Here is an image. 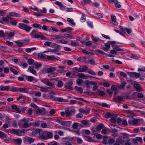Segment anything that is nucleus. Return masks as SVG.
<instances>
[{"label":"nucleus","instance_id":"423d86ee","mask_svg":"<svg viewBox=\"0 0 145 145\" xmlns=\"http://www.w3.org/2000/svg\"><path fill=\"white\" fill-rule=\"evenodd\" d=\"M73 84V83L71 82H68L67 83L66 85L65 86V88L69 90H72L73 89L72 86Z\"/></svg>","mask_w":145,"mask_h":145},{"label":"nucleus","instance_id":"ddd939ff","mask_svg":"<svg viewBox=\"0 0 145 145\" xmlns=\"http://www.w3.org/2000/svg\"><path fill=\"white\" fill-rule=\"evenodd\" d=\"M133 87L135 88L137 91L140 92L142 91V89L140 87V85L137 84H133Z\"/></svg>","mask_w":145,"mask_h":145},{"label":"nucleus","instance_id":"ea45409f","mask_svg":"<svg viewBox=\"0 0 145 145\" xmlns=\"http://www.w3.org/2000/svg\"><path fill=\"white\" fill-rule=\"evenodd\" d=\"M45 110L44 108H42V110L39 108L37 110V112L38 114H40L42 113V111L45 112Z\"/></svg>","mask_w":145,"mask_h":145},{"label":"nucleus","instance_id":"4be33fe9","mask_svg":"<svg viewBox=\"0 0 145 145\" xmlns=\"http://www.w3.org/2000/svg\"><path fill=\"white\" fill-rule=\"evenodd\" d=\"M128 137H119V138L120 139V141H123L124 142L127 141H129V139L127 138Z\"/></svg>","mask_w":145,"mask_h":145},{"label":"nucleus","instance_id":"f3484780","mask_svg":"<svg viewBox=\"0 0 145 145\" xmlns=\"http://www.w3.org/2000/svg\"><path fill=\"white\" fill-rule=\"evenodd\" d=\"M18 88L14 86L11 87L10 86V88H9V91L14 92H18Z\"/></svg>","mask_w":145,"mask_h":145},{"label":"nucleus","instance_id":"412c9836","mask_svg":"<svg viewBox=\"0 0 145 145\" xmlns=\"http://www.w3.org/2000/svg\"><path fill=\"white\" fill-rule=\"evenodd\" d=\"M24 142H28L29 143V144L33 142L34 141V139L32 138H24Z\"/></svg>","mask_w":145,"mask_h":145},{"label":"nucleus","instance_id":"58836bf2","mask_svg":"<svg viewBox=\"0 0 145 145\" xmlns=\"http://www.w3.org/2000/svg\"><path fill=\"white\" fill-rule=\"evenodd\" d=\"M110 84L108 83L105 82L104 83L100 82V86H103L105 87H107L110 86Z\"/></svg>","mask_w":145,"mask_h":145},{"label":"nucleus","instance_id":"5fc2aeb1","mask_svg":"<svg viewBox=\"0 0 145 145\" xmlns=\"http://www.w3.org/2000/svg\"><path fill=\"white\" fill-rule=\"evenodd\" d=\"M55 121L60 124L61 125V123L62 122V120L61 119L59 118H56L55 119Z\"/></svg>","mask_w":145,"mask_h":145},{"label":"nucleus","instance_id":"79ce46f5","mask_svg":"<svg viewBox=\"0 0 145 145\" xmlns=\"http://www.w3.org/2000/svg\"><path fill=\"white\" fill-rule=\"evenodd\" d=\"M25 78L27 79V80L29 82L32 81L34 78L32 76H28L26 75H25Z\"/></svg>","mask_w":145,"mask_h":145},{"label":"nucleus","instance_id":"e2e57ef3","mask_svg":"<svg viewBox=\"0 0 145 145\" xmlns=\"http://www.w3.org/2000/svg\"><path fill=\"white\" fill-rule=\"evenodd\" d=\"M65 62H67V65H71L73 64V62L70 60H68L67 61H65L64 63H65Z\"/></svg>","mask_w":145,"mask_h":145},{"label":"nucleus","instance_id":"3c124183","mask_svg":"<svg viewBox=\"0 0 145 145\" xmlns=\"http://www.w3.org/2000/svg\"><path fill=\"white\" fill-rule=\"evenodd\" d=\"M67 20L68 22H69L73 25L74 26L75 25V23L74 22V21L72 19L69 18L67 19Z\"/></svg>","mask_w":145,"mask_h":145},{"label":"nucleus","instance_id":"5701e85b","mask_svg":"<svg viewBox=\"0 0 145 145\" xmlns=\"http://www.w3.org/2000/svg\"><path fill=\"white\" fill-rule=\"evenodd\" d=\"M25 119V118H24L23 119L20 120L18 122V125L19 127L22 128V126H23Z\"/></svg>","mask_w":145,"mask_h":145},{"label":"nucleus","instance_id":"b1692460","mask_svg":"<svg viewBox=\"0 0 145 145\" xmlns=\"http://www.w3.org/2000/svg\"><path fill=\"white\" fill-rule=\"evenodd\" d=\"M36 49V48L33 47L31 48H26L25 49V51L29 53Z\"/></svg>","mask_w":145,"mask_h":145},{"label":"nucleus","instance_id":"69168bd1","mask_svg":"<svg viewBox=\"0 0 145 145\" xmlns=\"http://www.w3.org/2000/svg\"><path fill=\"white\" fill-rule=\"evenodd\" d=\"M86 59L85 57H79L77 59V60L79 61H83L85 60Z\"/></svg>","mask_w":145,"mask_h":145},{"label":"nucleus","instance_id":"39448f33","mask_svg":"<svg viewBox=\"0 0 145 145\" xmlns=\"http://www.w3.org/2000/svg\"><path fill=\"white\" fill-rule=\"evenodd\" d=\"M108 136H103L100 134V139H102V143L105 145L108 144Z\"/></svg>","mask_w":145,"mask_h":145},{"label":"nucleus","instance_id":"2f4dec72","mask_svg":"<svg viewBox=\"0 0 145 145\" xmlns=\"http://www.w3.org/2000/svg\"><path fill=\"white\" fill-rule=\"evenodd\" d=\"M74 88L76 89L77 92H78L81 93H82L83 92V89L81 87H79L76 86Z\"/></svg>","mask_w":145,"mask_h":145},{"label":"nucleus","instance_id":"c03bdc74","mask_svg":"<svg viewBox=\"0 0 145 145\" xmlns=\"http://www.w3.org/2000/svg\"><path fill=\"white\" fill-rule=\"evenodd\" d=\"M37 130H40V129H37L35 131H33L31 133V136H37V134L38 133V132L37 131Z\"/></svg>","mask_w":145,"mask_h":145},{"label":"nucleus","instance_id":"09e8293b","mask_svg":"<svg viewBox=\"0 0 145 145\" xmlns=\"http://www.w3.org/2000/svg\"><path fill=\"white\" fill-rule=\"evenodd\" d=\"M113 49L114 50H116L118 51H124V50L123 49H121L118 47L115 46L113 48Z\"/></svg>","mask_w":145,"mask_h":145},{"label":"nucleus","instance_id":"7ed1b4c3","mask_svg":"<svg viewBox=\"0 0 145 145\" xmlns=\"http://www.w3.org/2000/svg\"><path fill=\"white\" fill-rule=\"evenodd\" d=\"M92 134L94 135H97L100 132V124L97 126H94L91 129Z\"/></svg>","mask_w":145,"mask_h":145},{"label":"nucleus","instance_id":"6ab92c4d","mask_svg":"<svg viewBox=\"0 0 145 145\" xmlns=\"http://www.w3.org/2000/svg\"><path fill=\"white\" fill-rule=\"evenodd\" d=\"M56 81L57 82V86L59 88H61L63 86V83L62 81L56 79Z\"/></svg>","mask_w":145,"mask_h":145},{"label":"nucleus","instance_id":"13d9d810","mask_svg":"<svg viewBox=\"0 0 145 145\" xmlns=\"http://www.w3.org/2000/svg\"><path fill=\"white\" fill-rule=\"evenodd\" d=\"M114 99L116 101H121L123 100V98L121 96H118L116 98H114Z\"/></svg>","mask_w":145,"mask_h":145},{"label":"nucleus","instance_id":"a19ab883","mask_svg":"<svg viewBox=\"0 0 145 145\" xmlns=\"http://www.w3.org/2000/svg\"><path fill=\"white\" fill-rule=\"evenodd\" d=\"M33 65L35 66V68H39L41 67V64L38 63L37 62H35L34 63Z\"/></svg>","mask_w":145,"mask_h":145},{"label":"nucleus","instance_id":"f8f14e48","mask_svg":"<svg viewBox=\"0 0 145 145\" xmlns=\"http://www.w3.org/2000/svg\"><path fill=\"white\" fill-rule=\"evenodd\" d=\"M72 121H63L61 123V125H62L66 126L68 127H70L71 123Z\"/></svg>","mask_w":145,"mask_h":145},{"label":"nucleus","instance_id":"0e129e2a","mask_svg":"<svg viewBox=\"0 0 145 145\" xmlns=\"http://www.w3.org/2000/svg\"><path fill=\"white\" fill-rule=\"evenodd\" d=\"M78 127V123H73L72 125V127L74 129H76Z\"/></svg>","mask_w":145,"mask_h":145},{"label":"nucleus","instance_id":"8fccbe9b","mask_svg":"<svg viewBox=\"0 0 145 145\" xmlns=\"http://www.w3.org/2000/svg\"><path fill=\"white\" fill-rule=\"evenodd\" d=\"M10 71L12 72L15 74L17 75L18 74V71L14 69H13L12 67H10Z\"/></svg>","mask_w":145,"mask_h":145},{"label":"nucleus","instance_id":"473e14b6","mask_svg":"<svg viewBox=\"0 0 145 145\" xmlns=\"http://www.w3.org/2000/svg\"><path fill=\"white\" fill-rule=\"evenodd\" d=\"M79 111L81 113H85L86 114H88L89 113V112L87 110H84L82 108H80L79 109Z\"/></svg>","mask_w":145,"mask_h":145},{"label":"nucleus","instance_id":"a18cd8bd","mask_svg":"<svg viewBox=\"0 0 145 145\" xmlns=\"http://www.w3.org/2000/svg\"><path fill=\"white\" fill-rule=\"evenodd\" d=\"M117 73L118 74H119L121 76H123L125 78L127 76V75L126 74L123 72H117Z\"/></svg>","mask_w":145,"mask_h":145},{"label":"nucleus","instance_id":"c756f323","mask_svg":"<svg viewBox=\"0 0 145 145\" xmlns=\"http://www.w3.org/2000/svg\"><path fill=\"white\" fill-rule=\"evenodd\" d=\"M32 26L34 27L38 28L39 29H41L42 25L41 24H38L35 23L32 25Z\"/></svg>","mask_w":145,"mask_h":145},{"label":"nucleus","instance_id":"72a5a7b5","mask_svg":"<svg viewBox=\"0 0 145 145\" xmlns=\"http://www.w3.org/2000/svg\"><path fill=\"white\" fill-rule=\"evenodd\" d=\"M7 137V135L4 133L0 131V138H6Z\"/></svg>","mask_w":145,"mask_h":145},{"label":"nucleus","instance_id":"774afa93","mask_svg":"<svg viewBox=\"0 0 145 145\" xmlns=\"http://www.w3.org/2000/svg\"><path fill=\"white\" fill-rule=\"evenodd\" d=\"M107 93L110 96H112L113 93V91L111 89H108L107 90Z\"/></svg>","mask_w":145,"mask_h":145},{"label":"nucleus","instance_id":"680f3d73","mask_svg":"<svg viewBox=\"0 0 145 145\" xmlns=\"http://www.w3.org/2000/svg\"><path fill=\"white\" fill-rule=\"evenodd\" d=\"M83 80L81 79H78L77 80L76 82L79 85H80L83 82Z\"/></svg>","mask_w":145,"mask_h":145},{"label":"nucleus","instance_id":"f257e3e1","mask_svg":"<svg viewBox=\"0 0 145 145\" xmlns=\"http://www.w3.org/2000/svg\"><path fill=\"white\" fill-rule=\"evenodd\" d=\"M20 28L24 30L27 32H29L32 27L30 26L27 25L24 23H19L18 26Z\"/></svg>","mask_w":145,"mask_h":145},{"label":"nucleus","instance_id":"bb28decb","mask_svg":"<svg viewBox=\"0 0 145 145\" xmlns=\"http://www.w3.org/2000/svg\"><path fill=\"white\" fill-rule=\"evenodd\" d=\"M24 77L25 78V75L24 74H22L20 76L18 77V79L19 81H22L24 80Z\"/></svg>","mask_w":145,"mask_h":145},{"label":"nucleus","instance_id":"4d7b16f0","mask_svg":"<svg viewBox=\"0 0 145 145\" xmlns=\"http://www.w3.org/2000/svg\"><path fill=\"white\" fill-rule=\"evenodd\" d=\"M41 122H42V121H40L39 120L37 121V122H35L34 124H33L34 125H33V126L35 127H38L40 125V123Z\"/></svg>","mask_w":145,"mask_h":145},{"label":"nucleus","instance_id":"cd10ccee","mask_svg":"<svg viewBox=\"0 0 145 145\" xmlns=\"http://www.w3.org/2000/svg\"><path fill=\"white\" fill-rule=\"evenodd\" d=\"M130 75L132 76H134L135 77H138L140 76V74L139 73H136L135 72H130Z\"/></svg>","mask_w":145,"mask_h":145},{"label":"nucleus","instance_id":"2eb2a0df","mask_svg":"<svg viewBox=\"0 0 145 145\" xmlns=\"http://www.w3.org/2000/svg\"><path fill=\"white\" fill-rule=\"evenodd\" d=\"M10 88V86H4L3 85H1L0 86V90L1 91H9Z\"/></svg>","mask_w":145,"mask_h":145},{"label":"nucleus","instance_id":"9b49d317","mask_svg":"<svg viewBox=\"0 0 145 145\" xmlns=\"http://www.w3.org/2000/svg\"><path fill=\"white\" fill-rule=\"evenodd\" d=\"M22 139L21 138H18L17 139H14L13 140V142L16 144L20 145L22 143Z\"/></svg>","mask_w":145,"mask_h":145},{"label":"nucleus","instance_id":"dca6fc26","mask_svg":"<svg viewBox=\"0 0 145 145\" xmlns=\"http://www.w3.org/2000/svg\"><path fill=\"white\" fill-rule=\"evenodd\" d=\"M78 76L79 78L84 79H87L88 78V76L86 75L84 73H79Z\"/></svg>","mask_w":145,"mask_h":145},{"label":"nucleus","instance_id":"4c0bfd02","mask_svg":"<svg viewBox=\"0 0 145 145\" xmlns=\"http://www.w3.org/2000/svg\"><path fill=\"white\" fill-rule=\"evenodd\" d=\"M102 115L103 116L106 118H110L112 116L111 114L109 112H107L105 114H103Z\"/></svg>","mask_w":145,"mask_h":145},{"label":"nucleus","instance_id":"a878e982","mask_svg":"<svg viewBox=\"0 0 145 145\" xmlns=\"http://www.w3.org/2000/svg\"><path fill=\"white\" fill-rule=\"evenodd\" d=\"M14 42L19 47H21L22 45H24L22 40L15 41Z\"/></svg>","mask_w":145,"mask_h":145},{"label":"nucleus","instance_id":"6e6552de","mask_svg":"<svg viewBox=\"0 0 145 145\" xmlns=\"http://www.w3.org/2000/svg\"><path fill=\"white\" fill-rule=\"evenodd\" d=\"M18 91L21 92L28 93L29 92V89L25 88H18Z\"/></svg>","mask_w":145,"mask_h":145},{"label":"nucleus","instance_id":"20e7f679","mask_svg":"<svg viewBox=\"0 0 145 145\" xmlns=\"http://www.w3.org/2000/svg\"><path fill=\"white\" fill-rule=\"evenodd\" d=\"M9 132L11 134H14L18 136H20L22 134L21 130L19 129H10L9 130Z\"/></svg>","mask_w":145,"mask_h":145},{"label":"nucleus","instance_id":"c9c22d12","mask_svg":"<svg viewBox=\"0 0 145 145\" xmlns=\"http://www.w3.org/2000/svg\"><path fill=\"white\" fill-rule=\"evenodd\" d=\"M73 29L71 27H68L64 29H61V31L62 32H64L67 31H68L70 30H72Z\"/></svg>","mask_w":145,"mask_h":145},{"label":"nucleus","instance_id":"338daca9","mask_svg":"<svg viewBox=\"0 0 145 145\" xmlns=\"http://www.w3.org/2000/svg\"><path fill=\"white\" fill-rule=\"evenodd\" d=\"M48 144V145H57V143L56 142L53 141Z\"/></svg>","mask_w":145,"mask_h":145},{"label":"nucleus","instance_id":"603ef678","mask_svg":"<svg viewBox=\"0 0 145 145\" xmlns=\"http://www.w3.org/2000/svg\"><path fill=\"white\" fill-rule=\"evenodd\" d=\"M88 70L89 71H88V73L93 75H96V73L95 72L92 70L91 69H89Z\"/></svg>","mask_w":145,"mask_h":145},{"label":"nucleus","instance_id":"4468645a","mask_svg":"<svg viewBox=\"0 0 145 145\" xmlns=\"http://www.w3.org/2000/svg\"><path fill=\"white\" fill-rule=\"evenodd\" d=\"M55 4L58 5L61 8V9L65 10L66 9L65 6L63 5L61 3L58 1H57L55 2Z\"/></svg>","mask_w":145,"mask_h":145},{"label":"nucleus","instance_id":"f03ea898","mask_svg":"<svg viewBox=\"0 0 145 145\" xmlns=\"http://www.w3.org/2000/svg\"><path fill=\"white\" fill-rule=\"evenodd\" d=\"M39 134L40 138L42 140H46V131L43 132L42 130H37V131Z\"/></svg>","mask_w":145,"mask_h":145},{"label":"nucleus","instance_id":"6e6d98bb","mask_svg":"<svg viewBox=\"0 0 145 145\" xmlns=\"http://www.w3.org/2000/svg\"><path fill=\"white\" fill-rule=\"evenodd\" d=\"M81 13L82 14V16L81 18V21L82 22H84L86 20V18L84 16V14L83 13L81 12Z\"/></svg>","mask_w":145,"mask_h":145},{"label":"nucleus","instance_id":"a211bd4d","mask_svg":"<svg viewBox=\"0 0 145 145\" xmlns=\"http://www.w3.org/2000/svg\"><path fill=\"white\" fill-rule=\"evenodd\" d=\"M46 140L51 138L53 137L52 133L51 132L46 131Z\"/></svg>","mask_w":145,"mask_h":145},{"label":"nucleus","instance_id":"7c9ffc66","mask_svg":"<svg viewBox=\"0 0 145 145\" xmlns=\"http://www.w3.org/2000/svg\"><path fill=\"white\" fill-rule=\"evenodd\" d=\"M28 127H29L28 123L27 121L25 119L23 125L22 126V128H27Z\"/></svg>","mask_w":145,"mask_h":145},{"label":"nucleus","instance_id":"1a4fd4ad","mask_svg":"<svg viewBox=\"0 0 145 145\" xmlns=\"http://www.w3.org/2000/svg\"><path fill=\"white\" fill-rule=\"evenodd\" d=\"M127 84V83L125 81H123L121 82V84L117 85V87L120 89H122L124 88V87Z\"/></svg>","mask_w":145,"mask_h":145},{"label":"nucleus","instance_id":"aec40b11","mask_svg":"<svg viewBox=\"0 0 145 145\" xmlns=\"http://www.w3.org/2000/svg\"><path fill=\"white\" fill-rule=\"evenodd\" d=\"M83 137L85 138L86 140L88 141L92 142L93 140L92 138L89 136L83 135Z\"/></svg>","mask_w":145,"mask_h":145},{"label":"nucleus","instance_id":"bf43d9fd","mask_svg":"<svg viewBox=\"0 0 145 145\" xmlns=\"http://www.w3.org/2000/svg\"><path fill=\"white\" fill-rule=\"evenodd\" d=\"M48 86L50 87H53L55 86L54 84L52 82H50L48 80V82H47V84H46Z\"/></svg>","mask_w":145,"mask_h":145},{"label":"nucleus","instance_id":"0eeeda50","mask_svg":"<svg viewBox=\"0 0 145 145\" xmlns=\"http://www.w3.org/2000/svg\"><path fill=\"white\" fill-rule=\"evenodd\" d=\"M58 68L59 69L57 70V72L61 73H64L66 71L64 70L65 67L62 66H59Z\"/></svg>","mask_w":145,"mask_h":145},{"label":"nucleus","instance_id":"49530a36","mask_svg":"<svg viewBox=\"0 0 145 145\" xmlns=\"http://www.w3.org/2000/svg\"><path fill=\"white\" fill-rule=\"evenodd\" d=\"M30 72L33 74H35L36 72V71L33 68H32L31 67H29L28 68Z\"/></svg>","mask_w":145,"mask_h":145},{"label":"nucleus","instance_id":"37998d69","mask_svg":"<svg viewBox=\"0 0 145 145\" xmlns=\"http://www.w3.org/2000/svg\"><path fill=\"white\" fill-rule=\"evenodd\" d=\"M47 59L48 60H52L56 59V57L53 56H47Z\"/></svg>","mask_w":145,"mask_h":145},{"label":"nucleus","instance_id":"e433bc0d","mask_svg":"<svg viewBox=\"0 0 145 145\" xmlns=\"http://www.w3.org/2000/svg\"><path fill=\"white\" fill-rule=\"evenodd\" d=\"M52 37H54V39H61L63 38V37L61 35H54Z\"/></svg>","mask_w":145,"mask_h":145},{"label":"nucleus","instance_id":"f704fd0d","mask_svg":"<svg viewBox=\"0 0 145 145\" xmlns=\"http://www.w3.org/2000/svg\"><path fill=\"white\" fill-rule=\"evenodd\" d=\"M30 40L28 39H26L24 40H22L24 45L27 44L29 42Z\"/></svg>","mask_w":145,"mask_h":145},{"label":"nucleus","instance_id":"864d4df0","mask_svg":"<svg viewBox=\"0 0 145 145\" xmlns=\"http://www.w3.org/2000/svg\"><path fill=\"white\" fill-rule=\"evenodd\" d=\"M81 72H86V70H88V67L86 65L84 66L82 68H81Z\"/></svg>","mask_w":145,"mask_h":145},{"label":"nucleus","instance_id":"c85d7f7f","mask_svg":"<svg viewBox=\"0 0 145 145\" xmlns=\"http://www.w3.org/2000/svg\"><path fill=\"white\" fill-rule=\"evenodd\" d=\"M57 74L56 72H52L50 73H48V76L50 78L56 77L57 76Z\"/></svg>","mask_w":145,"mask_h":145},{"label":"nucleus","instance_id":"393cba45","mask_svg":"<svg viewBox=\"0 0 145 145\" xmlns=\"http://www.w3.org/2000/svg\"><path fill=\"white\" fill-rule=\"evenodd\" d=\"M9 15L12 16H14L16 17L20 16V15L19 13L16 12H10L9 13Z\"/></svg>","mask_w":145,"mask_h":145},{"label":"nucleus","instance_id":"de8ad7c7","mask_svg":"<svg viewBox=\"0 0 145 145\" xmlns=\"http://www.w3.org/2000/svg\"><path fill=\"white\" fill-rule=\"evenodd\" d=\"M114 140L111 138H108V144L109 145L112 144L114 143Z\"/></svg>","mask_w":145,"mask_h":145},{"label":"nucleus","instance_id":"9d476101","mask_svg":"<svg viewBox=\"0 0 145 145\" xmlns=\"http://www.w3.org/2000/svg\"><path fill=\"white\" fill-rule=\"evenodd\" d=\"M111 17L112 23L114 25H118V23L116 21V16L112 14L111 15Z\"/></svg>","mask_w":145,"mask_h":145},{"label":"nucleus","instance_id":"052dcab7","mask_svg":"<svg viewBox=\"0 0 145 145\" xmlns=\"http://www.w3.org/2000/svg\"><path fill=\"white\" fill-rule=\"evenodd\" d=\"M84 83L86 85V87L87 88H89V81L88 80H85Z\"/></svg>","mask_w":145,"mask_h":145}]
</instances>
